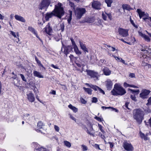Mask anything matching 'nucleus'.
<instances>
[{"mask_svg":"<svg viewBox=\"0 0 151 151\" xmlns=\"http://www.w3.org/2000/svg\"><path fill=\"white\" fill-rule=\"evenodd\" d=\"M51 66L55 69H59V68L58 66L54 65L53 64H52L51 65Z\"/></svg>","mask_w":151,"mask_h":151,"instance_id":"obj_58","label":"nucleus"},{"mask_svg":"<svg viewBox=\"0 0 151 151\" xmlns=\"http://www.w3.org/2000/svg\"><path fill=\"white\" fill-rule=\"evenodd\" d=\"M80 100L81 102L83 104H85L86 103V100L82 98H81Z\"/></svg>","mask_w":151,"mask_h":151,"instance_id":"obj_55","label":"nucleus"},{"mask_svg":"<svg viewBox=\"0 0 151 151\" xmlns=\"http://www.w3.org/2000/svg\"><path fill=\"white\" fill-rule=\"evenodd\" d=\"M68 107L71 109L73 112L75 113L76 112L78 111V109L76 107L72 106L71 104H70L68 106Z\"/></svg>","mask_w":151,"mask_h":151,"instance_id":"obj_27","label":"nucleus"},{"mask_svg":"<svg viewBox=\"0 0 151 151\" xmlns=\"http://www.w3.org/2000/svg\"><path fill=\"white\" fill-rule=\"evenodd\" d=\"M83 89L89 95H91L92 94V90L91 89L85 87H83Z\"/></svg>","mask_w":151,"mask_h":151,"instance_id":"obj_28","label":"nucleus"},{"mask_svg":"<svg viewBox=\"0 0 151 151\" xmlns=\"http://www.w3.org/2000/svg\"><path fill=\"white\" fill-rule=\"evenodd\" d=\"M78 42L80 45V47L81 49L85 53H88V51L87 48L86 46V45L83 43L80 40H79Z\"/></svg>","mask_w":151,"mask_h":151,"instance_id":"obj_14","label":"nucleus"},{"mask_svg":"<svg viewBox=\"0 0 151 151\" xmlns=\"http://www.w3.org/2000/svg\"><path fill=\"white\" fill-rule=\"evenodd\" d=\"M129 103L128 102H127L125 103V106H125L126 108L128 109H129V108L128 107V106L129 105Z\"/></svg>","mask_w":151,"mask_h":151,"instance_id":"obj_63","label":"nucleus"},{"mask_svg":"<svg viewBox=\"0 0 151 151\" xmlns=\"http://www.w3.org/2000/svg\"><path fill=\"white\" fill-rule=\"evenodd\" d=\"M10 35H12L14 38H17V39L18 40V41H19V38L17 37L16 35V33L15 32L12 31H10Z\"/></svg>","mask_w":151,"mask_h":151,"instance_id":"obj_37","label":"nucleus"},{"mask_svg":"<svg viewBox=\"0 0 151 151\" xmlns=\"http://www.w3.org/2000/svg\"><path fill=\"white\" fill-rule=\"evenodd\" d=\"M123 147L127 151H131L133 149V147L131 144L127 142H124Z\"/></svg>","mask_w":151,"mask_h":151,"instance_id":"obj_10","label":"nucleus"},{"mask_svg":"<svg viewBox=\"0 0 151 151\" xmlns=\"http://www.w3.org/2000/svg\"><path fill=\"white\" fill-rule=\"evenodd\" d=\"M93 147H94L96 149H98L99 150H101V149L100 148L99 145L95 144H93Z\"/></svg>","mask_w":151,"mask_h":151,"instance_id":"obj_45","label":"nucleus"},{"mask_svg":"<svg viewBox=\"0 0 151 151\" xmlns=\"http://www.w3.org/2000/svg\"><path fill=\"white\" fill-rule=\"evenodd\" d=\"M94 118L99 122H102L103 121V119L102 118L97 117L96 116H95Z\"/></svg>","mask_w":151,"mask_h":151,"instance_id":"obj_42","label":"nucleus"},{"mask_svg":"<svg viewBox=\"0 0 151 151\" xmlns=\"http://www.w3.org/2000/svg\"><path fill=\"white\" fill-rule=\"evenodd\" d=\"M111 92L112 95L114 96H122L126 93V91L120 83H116Z\"/></svg>","mask_w":151,"mask_h":151,"instance_id":"obj_2","label":"nucleus"},{"mask_svg":"<svg viewBox=\"0 0 151 151\" xmlns=\"http://www.w3.org/2000/svg\"><path fill=\"white\" fill-rule=\"evenodd\" d=\"M107 15L109 18L110 19V20H111L112 16H111V13H107Z\"/></svg>","mask_w":151,"mask_h":151,"instance_id":"obj_56","label":"nucleus"},{"mask_svg":"<svg viewBox=\"0 0 151 151\" xmlns=\"http://www.w3.org/2000/svg\"><path fill=\"white\" fill-rule=\"evenodd\" d=\"M69 14L67 16V21L68 23L70 24L71 21L72 19V11L71 10H69Z\"/></svg>","mask_w":151,"mask_h":151,"instance_id":"obj_26","label":"nucleus"},{"mask_svg":"<svg viewBox=\"0 0 151 151\" xmlns=\"http://www.w3.org/2000/svg\"><path fill=\"white\" fill-rule=\"evenodd\" d=\"M133 117L139 123L142 122L144 115V111L140 109H137L133 111Z\"/></svg>","mask_w":151,"mask_h":151,"instance_id":"obj_3","label":"nucleus"},{"mask_svg":"<svg viewBox=\"0 0 151 151\" xmlns=\"http://www.w3.org/2000/svg\"><path fill=\"white\" fill-rule=\"evenodd\" d=\"M98 101L97 99L95 97H93L92 98V102L93 103H96Z\"/></svg>","mask_w":151,"mask_h":151,"instance_id":"obj_51","label":"nucleus"},{"mask_svg":"<svg viewBox=\"0 0 151 151\" xmlns=\"http://www.w3.org/2000/svg\"><path fill=\"white\" fill-rule=\"evenodd\" d=\"M76 64L79 67H81L82 66H84V64L83 63H76Z\"/></svg>","mask_w":151,"mask_h":151,"instance_id":"obj_53","label":"nucleus"},{"mask_svg":"<svg viewBox=\"0 0 151 151\" xmlns=\"http://www.w3.org/2000/svg\"><path fill=\"white\" fill-rule=\"evenodd\" d=\"M27 99L30 102H32L35 101L34 96L31 92L29 91L27 92Z\"/></svg>","mask_w":151,"mask_h":151,"instance_id":"obj_13","label":"nucleus"},{"mask_svg":"<svg viewBox=\"0 0 151 151\" xmlns=\"http://www.w3.org/2000/svg\"><path fill=\"white\" fill-rule=\"evenodd\" d=\"M37 150L38 151H45L46 149L43 147H38Z\"/></svg>","mask_w":151,"mask_h":151,"instance_id":"obj_48","label":"nucleus"},{"mask_svg":"<svg viewBox=\"0 0 151 151\" xmlns=\"http://www.w3.org/2000/svg\"><path fill=\"white\" fill-rule=\"evenodd\" d=\"M107 46L109 47V50L111 51H114L115 50H116V49H115V48H114L113 47H111L110 46H108V45Z\"/></svg>","mask_w":151,"mask_h":151,"instance_id":"obj_54","label":"nucleus"},{"mask_svg":"<svg viewBox=\"0 0 151 151\" xmlns=\"http://www.w3.org/2000/svg\"><path fill=\"white\" fill-rule=\"evenodd\" d=\"M43 125V123L41 122H40L37 123V126L38 129H41L42 128Z\"/></svg>","mask_w":151,"mask_h":151,"instance_id":"obj_36","label":"nucleus"},{"mask_svg":"<svg viewBox=\"0 0 151 151\" xmlns=\"http://www.w3.org/2000/svg\"><path fill=\"white\" fill-rule=\"evenodd\" d=\"M64 143L65 146L68 147H70L71 146V143L68 141H64Z\"/></svg>","mask_w":151,"mask_h":151,"instance_id":"obj_35","label":"nucleus"},{"mask_svg":"<svg viewBox=\"0 0 151 151\" xmlns=\"http://www.w3.org/2000/svg\"><path fill=\"white\" fill-rule=\"evenodd\" d=\"M115 58L116 60L118 61L121 62V61L122 60V58H119V57H115Z\"/></svg>","mask_w":151,"mask_h":151,"instance_id":"obj_59","label":"nucleus"},{"mask_svg":"<svg viewBox=\"0 0 151 151\" xmlns=\"http://www.w3.org/2000/svg\"><path fill=\"white\" fill-rule=\"evenodd\" d=\"M137 12L138 13L140 19L142 17H148L149 16V14H148L145 13V12L142 11L140 9H138L137 10Z\"/></svg>","mask_w":151,"mask_h":151,"instance_id":"obj_17","label":"nucleus"},{"mask_svg":"<svg viewBox=\"0 0 151 151\" xmlns=\"http://www.w3.org/2000/svg\"><path fill=\"white\" fill-rule=\"evenodd\" d=\"M140 134L141 137L142 139H144L145 140H147L148 139L147 137L144 134H143L141 132H140Z\"/></svg>","mask_w":151,"mask_h":151,"instance_id":"obj_32","label":"nucleus"},{"mask_svg":"<svg viewBox=\"0 0 151 151\" xmlns=\"http://www.w3.org/2000/svg\"><path fill=\"white\" fill-rule=\"evenodd\" d=\"M50 0H43L38 6L39 10H45L50 3Z\"/></svg>","mask_w":151,"mask_h":151,"instance_id":"obj_5","label":"nucleus"},{"mask_svg":"<svg viewBox=\"0 0 151 151\" xmlns=\"http://www.w3.org/2000/svg\"><path fill=\"white\" fill-rule=\"evenodd\" d=\"M150 92V91L149 90L145 89L143 90L139 94V97L142 99L146 98Z\"/></svg>","mask_w":151,"mask_h":151,"instance_id":"obj_12","label":"nucleus"},{"mask_svg":"<svg viewBox=\"0 0 151 151\" xmlns=\"http://www.w3.org/2000/svg\"><path fill=\"white\" fill-rule=\"evenodd\" d=\"M129 91H130V92L132 93H134L136 94H137L139 93V89L137 90H134L129 88L128 89Z\"/></svg>","mask_w":151,"mask_h":151,"instance_id":"obj_33","label":"nucleus"},{"mask_svg":"<svg viewBox=\"0 0 151 151\" xmlns=\"http://www.w3.org/2000/svg\"><path fill=\"white\" fill-rule=\"evenodd\" d=\"M102 16L103 19L105 20H106L107 15V13H103L102 14Z\"/></svg>","mask_w":151,"mask_h":151,"instance_id":"obj_43","label":"nucleus"},{"mask_svg":"<svg viewBox=\"0 0 151 151\" xmlns=\"http://www.w3.org/2000/svg\"><path fill=\"white\" fill-rule=\"evenodd\" d=\"M73 48L77 46L73 38H70Z\"/></svg>","mask_w":151,"mask_h":151,"instance_id":"obj_41","label":"nucleus"},{"mask_svg":"<svg viewBox=\"0 0 151 151\" xmlns=\"http://www.w3.org/2000/svg\"><path fill=\"white\" fill-rule=\"evenodd\" d=\"M118 32L119 35L123 37H126L128 35V30L127 29L119 28L118 29Z\"/></svg>","mask_w":151,"mask_h":151,"instance_id":"obj_9","label":"nucleus"},{"mask_svg":"<svg viewBox=\"0 0 151 151\" xmlns=\"http://www.w3.org/2000/svg\"><path fill=\"white\" fill-rule=\"evenodd\" d=\"M85 84L88 87H90L95 91H99L100 93H102L103 94H105V92L103 90L96 86L93 85L91 84H89L88 83H86Z\"/></svg>","mask_w":151,"mask_h":151,"instance_id":"obj_7","label":"nucleus"},{"mask_svg":"<svg viewBox=\"0 0 151 151\" xmlns=\"http://www.w3.org/2000/svg\"><path fill=\"white\" fill-rule=\"evenodd\" d=\"M4 17L2 16L1 14H0V19L1 20H3L4 19Z\"/></svg>","mask_w":151,"mask_h":151,"instance_id":"obj_64","label":"nucleus"},{"mask_svg":"<svg viewBox=\"0 0 151 151\" xmlns=\"http://www.w3.org/2000/svg\"><path fill=\"white\" fill-rule=\"evenodd\" d=\"M83 129L88 134H89L90 135L94 136V134L93 133V126L91 125H90L88 127H86L84 126L83 127Z\"/></svg>","mask_w":151,"mask_h":151,"instance_id":"obj_8","label":"nucleus"},{"mask_svg":"<svg viewBox=\"0 0 151 151\" xmlns=\"http://www.w3.org/2000/svg\"><path fill=\"white\" fill-rule=\"evenodd\" d=\"M60 29L62 31H63L64 30V26L63 23L60 24Z\"/></svg>","mask_w":151,"mask_h":151,"instance_id":"obj_52","label":"nucleus"},{"mask_svg":"<svg viewBox=\"0 0 151 151\" xmlns=\"http://www.w3.org/2000/svg\"><path fill=\"white\" fill-rule=\"evenodd\" d=\"M61 3H58L57 5L55 6V9L52 12L50 13H47L45 17L46 21H48L50 18L53 16H55L60 18L64 14L63 9Z\"/></svg>","mask_w":151,"mask_h":151,"instance_id":"obj_1","label":"nucleus"},{"mask_svg":"<svg viewBox=\"0 0 151 151\" xmlns=\"http://www.w3.org/2000/svg\"><path fill=\"white\" fill-rule=\"evenodd\" d=\"M101 108L103 109H110L111 111H114L116 112H118V111L117 109L114 108H112L111 107H106L104 106H102L101 107Z\"/></svg>","mask_w":151,"mask_h":151,"instance_id":"obj_30","label":"nucleus"},{"mask_svg":"<svg viewBox=\"0 0 151 151\" xmlns=\"http://www.w3.org/2000/svg\"><path fill=\"white\" fill-rule=\"evenodd\" d=\"M72 0L68 1V4L69 5L72 7V9L73 10L74 9L75 5L74 3L72 2L71 1Z\"/></svg>","mask_w":151,"mask_h":151,"instance_id":"obj_38","label":"nucleus"},{"mask_svg":"<svg viewBox=\"0 0 151 151\" xmlns=\"http://www.w3.org/2000/svg\"><path fill=\"white\" fill-rule=\"evenodd\" d=\"M124 86L126 88L128 87V84L127 83L125 82L124 84Z\"/></svg>","mask_w":151,"mask_h":151,"instance_id":"obj_62","label":"nucleus"},{"mask_svg":"<svg viewBox=\"0 0 151 151\" xmlns=\"http://www.w3.org/2000/svg\"><path fill=\"white\" fill-rule=\"evenodd\" d=\"M92 7L97 9H101V4L98 1H93L91 2Z\"/></svg>","mask_w":151,"mask_h":151,"instance_id":"obj_11","label":"nucleus"},{"mask_svg":"<svg viewBox=\"0 0 151 151\" xmlns=\"http://www.w3.org/2000/svg\"><path fill=\"white\" fill-rule=\"evenodd\" d=\"M74 52L76 54L78 55H79L81 54V52L80 51L78 46L73 47Z\"/></svg>","mask_w":151,"mask_h":151,"instance_id":"obj_25","label":"nucleus"},{"mask_svg":"<svg viewBox=\"0 0 151 151\" xmlns=\"http://www.w3.org/2000/svg\"><path fill=\"white\" fill-rule=\"evenodd\" d=\"M98 127H99V129L101 130V131L102 132H104V130L103 129V127L102 126L101 124H98Z\"/></svg>","mask_w":151,"mask_h":151,"instance_id":"obj_46","label":"nucleus"},{"mask_svg":"<svg viewBox=\"0 0 151 151\" xmlns=\"http://www.w3.org/2000/svg\"><path fill=\"white\" fill-rule=\"evenodd\" d=\"M122 8L124 9L130 10L131 9L130 6L127 4H124L122 6Z\"/></svg>","mask_w":151,"mask_h":151,"instance_id":"obj_29","label":"nucleus"},{"mask_svg":"<svg viewBox=\"0 0 151 151\" xmlns=\"http://www.w3.org/2000/svg\"><path fill=\"white\" fill-rule=\"evenodd\" d=\"M86 12L85 9L77 7L75 10V15L77 19H80Z\"/></svg>","mask_w":151,"mask_h":151,"instance_id":"obj_4","label":"nucleus"},{"mask_svg":"<svg viewBox=\"0 0 151 151\" xmlns=\"http://www.w3.org/2000/svg\"><path fill=\"white\" fill-rule=\"evenodd\" d=\"M54 128L55 131L57 132H58L60 130V128L57 125H55Z\"/></svg>","mask_w":151,"mask_h":151,"instance_id":"obj_49","label":"nucleus"},{"mask_svg":"<svg viewBox=\"0 0 151 151\" xmlns=\"http://www.w3.org/2000/svg\"><path fill=\"white\" fill-rule=\"evenodd\" d=\"M28 30L35 35L36 37L39 40L41 41V40L38 35L37 31L35 30V29L31 26H29L28 27Z\"/></svg>","mask_w":151,"mask_h":151,"instance_id":"obj_16","label":"nucleus"},{"mask_svg":"<svg viewBox=\"0 0 151 151\" xmlns=\"http://www.w3.org/2000/svg\"><path fill=\"white\" fill-rule=\"evenodd\" d=\"M129 76L131 78H134L135 77V75L133 73H131L129 75Z\"/></svg>","mask_w":151,"mask_h":151,"instance_id":"obj_61","label":"nucleus"},{"mask_svg":"<svg viewBox=\"0 0 151 151\" xmlns=\"http://www.w3.org/2000/svg\"><path fill=\"white\" fill-rule=\"evenodd\" d=\"M138 34L139 36L143 38L147 42L150 41V38L147 35H145L140 32H138Z\"/></svg>","mask_w":151,"mask_h":151,"instance_id":"obj_19","label":"nucleus"},{"mask_svg":"<svg viewBox=\"0 0 151 151\" xmlns=\"http://www.w3.org/2000/svg\"><path fill=\"white\" fill-rule=\"evenodd\" d=\"M130 98L132 100L135 101H137V99H136V98L135 95H131Z\"/></svg>","mask_w":151,"mask_h":151,"instance_id":"obj_47","label":"nucleus"},{"mask_svg":"<svg viewBox=\"0 0 151 151\" xmlns=\"http://www.w3.org/2000/svg\"><path fill=\"white\" fill-rule=\"evenodd\" d=\"M33 74L35 76L39 78H43L44 77L40 73L35 70L33 71Z\"/></svg>","mask_w":151,"mask_h":151,"instance_id":"obj_24","label":"nucleus"},{"mask_svg":"<svg viewBox=\"0 0 151 151\" xmlns=\"http://www.w3.org/2000/svg\"><path fill=\"white\" fill-rule=\"evenodd\" d=\"M30 118V116L29 114H25L23 117V118L25 120H29Z\"/></svg>","mask_w":151,"mask_h":151,"instance_id":"obj_34","label":"nucleus"},{"mask_svg":"<svg viewBox=\"0 0 151 151\" xmlns=\"http://www.w3.org/2000/svg\"><path fill=\"white\" fill-rule=\"evenodd\" d=\"M19 75L20 76L21 78H22L23 81L25 82H26L27 81L26 79L25 78V77L23 75L21 74H20Z\"/></svg>","mask_w":151,"mask_h":151,"instance_id":"obj_50","label":"nucleus"},{"mask_svg":"<svg viewBox=\"0 0 151 151\" xmlns=\"http://www.w3.org/2000/svg\"><path fill=\"white\" fill-rule=\"evenodd\" d=\"M148 48L146 46H144V47H142V48L141 50L142 52V53H143V52H144V54H145V55H143L142 56V58H145V59L147 58V55H146V54H149V52L148 51Z\"/></svg>","mask_w":151,"mask_h":151,"instance_id":"obj_15","label":"nucleus"},{"mask_svg":"<svg viewBox=\"0 0 151 151\" xmlns=\"http://www.w3.org/2000/svg\"><path fill=\"white\" fill-rule=\"evenodd\" d=\"M103 71L104 74L106 76H109L111 74V70L107 67H105L103 69Z\"/></svg>","mask_w":151,"mask_h":151,"instance_id":"obj_23","label":"nucleus"},{"mask_svg":"<svg viewBox=\"0 0 151 151\" xmlns=\"http://www.w3.org/2000/svg\"><path fill=\"white\" fill-rule=\"evenodd\" d=\"M147 103L146 104V105L148 106L151 105V96L147 100Z\"/></svg>","mask_w":151,"mask_h":151,"instance_id":"obj_44","label":"nucleus"},{"mask_svg":"<svg viewBox=\"0 0 151 151\" xmlns=\"http://www.w3.org/2000/svg\"><path fill=\"white\" fill-rule=\"evenodd\" d=\"M142 65L144 66H147L149 67H151V65L148 64L147 63H142Z\"/></svg>","mask_w":151,"mask_h":151,"instance_id":"obj_57","label":"nucleus"},{"mask_svg":"<svg viewBox=\"0 0 151 151\" xmlns=\"http://www.w3.org/2000/svg\"><path fill=\"white\" fill-rule=\"evenodd\" d=\"M52 29L50 27V26L48 24H47L45 28V31L46 33L49 35H51L52 33Z\"/></svg>","mask_w":151,"mask_h":151,"instance_id":"obj_21","label":"nucleus"},{"mask_svg":"<svg viewBox=\"0 0 151 151\" xmlns=\"http://www.w3.org/2000/svg\"><path fill=\"white\" fill-rule=\"evenodd\" d=\"M70 117V119H71L72 120L74 121L75 122H76V119L71 114H69Z\"/></svg>","mask_w":151,"mask_h":151,"instance_id":"obj_60","label":"nucleus"},{"mask_svg":"<svg viewBox=\"0 0 151 151\" xmlns=\"http://www.w3.org/2000/svg\"><path fill=\"white\" fill-rule=\"evenodd\" d=\"M105 1L108 7H110L113 2V0H105Z\"/></svg>","mask_w":151,"mask_h":151,"instance_id":"obj_31","label":"nucleus"},{"mask_svg":"<svg viewBox=\"0 0 151 151\" xmlns=\"http://www.w3.org/2000/svg\"><path fill=\"white\" fill-rule=\"evenodd\" d=\"M106 86L108 90H110L112 88L113 83L110 80H108L105 82Z\"/></svg>","mask_w":151,"mask_h":151,"instance_id":"obj_18","label":"nucleus"},{"mask_svg":"<svg viewBox=\"0 0 151 151\" xmlns=\"http://www.w3.org/2000/svg\"><path fill=\"white\" fill-rule=\"evenodd\" d=\"M130 42L127 43V44L129 45H131L133 43H134L135 41V39L134 37H131V40H129Z\"/></svg>","mask_w":151,"mask_h":151,"instance_id":"obj_39","label":"nucleus"},{"mask_svg":"<svg viewBox=\"0 0 151 151\" xmlns=\"http://www.w3.org/2000/svg\"><path fill=\"white\" fill-rule=\"evenodd\" d=\"M63 47L64 49V51L66 54H68L72 50V47L70 46H68L67 47H64V46L63 44V46L62 47Z\"/></svg>","mask_w":151,"mask_h":151,"instance_id":"obj_22","label":"nucleus"},{"mask_svg":"<svg viewBox=\"0 0 151 151\" xmlns=\"http://www.w3.org/2000/svg\"><path fill=\"white\" fill-rule=\"evenodd\" d=\"M81 147L83 151H86L88 150L87 147L85 145H81Z\"/></svg>","mask_w":151,"mask_h":151,"instance_id":"obj_40","label":"nucleus"},{"mask_svg":"<svg viewBox=\"0 0 151 151\" xmlns=\"http://www.w3.org/2000/svg\"><path fill=\"white\" fill-rule=\"evenodd\" d=\"M14 17L15 19L17 20L23 22H26V20L24 17L21 16L16 14L14 16Z\"/></svg>","mask_w":151,"mask_h":151,"instance_id":"obj_20","label":"nucleus"},{"mask_svg":"<svg viewBox=\"0 0 151 151\" xmlns=\"http://www.w3.org/2000/svg\"><path fill=\"white\" fill-rule=\"evenodd\" d=\"M86 72L87 74L90 78H93L95 80H98L99 75L98 73L90 70H86Z\"/></svg>","mask_w":151,"mask_h":151,"instance_id":"obj_6","label":"nucleus"}]
</instances>
